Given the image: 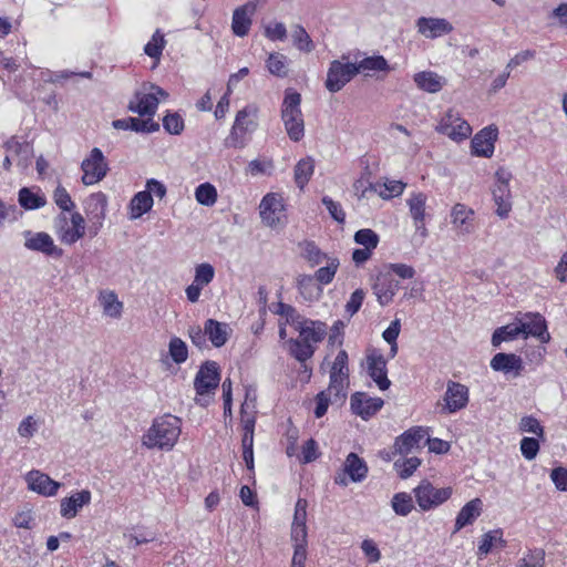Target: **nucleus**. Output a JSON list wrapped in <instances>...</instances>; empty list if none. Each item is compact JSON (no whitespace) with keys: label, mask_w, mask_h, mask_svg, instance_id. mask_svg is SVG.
<instances>
[{"label":"nucleus","mask_w":567,"mask_h":567,"mask_svg":"<svg viewBox=\"0 0 567 567\" xmlns=\"http://www.w3.org/2000/svg\"><path fill=\"white\" fill-rule=\"evenodd\" d=\"M83 172L82 183L86 186L101 182L109 172V164L99 147L92 148L89 156L81 164Z\"/></svg>","instance_id":"nucleus-5"},{"label":"nucleus","mask_w":567,"mask_h":567,"mask_svg":"<svg viewBox=\"0 0 567 567\" xmlns=\"http://www.w3.org/2000/svg\"><path fill=\"white\" fill-rule=\"evenodd\" d=\"M444 410L447 413H455L464 409L468 403V389L462 383L449 381L444 394Z\"/></svg>","instance_id":"nucleus-18"},{"label":"nucleus","mask_w":567,"mask_h":567,"mask_svg":"<svg viewBox=\"0 0 567 567\" xmlns=\"http://www.w3.org/2000/svg\"><path fill=\"white\" fill-rule=\"evenodd\" d=\"M7 151L18 162V165H25L30 155V145L27 143H19L10 141L7 143Z\"/></svg>","instance_id":"nucleus-51"},{"label":"nucleus","mask_w":567,"mask_h":567,"mask_svg":"<svg viewBox=\"0 0 567 567\" xmlns=\"http://www.w3.org/2000/svg\"><path fill=\"white\" fill-rule=\"evenodd\" d=\"M298 289L306 300L318 298L321 289L315 286L313 277L310 275H301L297 281Z\"/></svg>","instance_id":"nucleus-47"},{"label":"nucleus","mask_w":567,"mask_h":567,"mask_svg":"<svg viewBox=\"0 0 567 567\" xmlns=\"http://www.w3.org/2000/svg\"><path fill=\"white\" fill-rule=\"evenodd\" d=\"M53 200L55 205L63 212H71L75 206L70 194L62 185H58V187L54 189Z\"/></svg>","instance_id":"nucleus-57"},{"label":"nucleus","mask_w":567,"mask_h":567,"mask_svg":"<svg viewBox=\"0 0 567 567\" xmlns=\"http://www.w3.org/2000/svg\"><path fill=\"white\" fill-rule=\"evenodd\" d=\"M293 44L303 52H311L315 49L313 42L310 35L307 33L303 27L297 24L291 33Z\"/></svg>","instance_id":"nucleus-50"},{"label":"nucleus","mask_w":567,"mask_h":567,"mask_svg":"<svg viewBox=\"0 0 567 567\" xmlns=\"http://www.w3.org/2000/svg\"><path fill=\"white\" fill-rule=\"evenodd\" d=\"M519 326L523 328L522 334L525 339L529 336H533L537 338L542 343H546L550 339L546 320L540 313H526L524 319L519 321Z\"/></svg>","instance_id":"nucleus-17"},{"label":"nucleus","mask_w":567,"mask_h":567,"mask_svg":"<svg viewBox=\"0 0 567 567\" xmlns=\"http://www.w3.org/2000/svg\"><path fill=\"white\" fill-rule=\"evenodd\" d=\"M315 171L313 159L310 157L300 159L295 166V182L300 189L307 185Z\"/></svg>","instance_id":"nucleus-39"},{"label":"nucleus","mask_w":567,"mask_h":567,"mask_svg":"<svg viewBox=\"0 0 567 567\" xmlns=\"http://www.w3.org/2000/svg\"><path fill=\"white\" fill-rule=\"evenodd\" d=\"M288 344L290 354L299 362H306L315 353L312 344H308L299 339H290Z\"/></svg>","instance_id":"nucleus-43"},{"label":"nucleus","mask_w":567,"mask_h":567,"mask_svg":"<svg viewBox=\"0 0 567 567\" xmlns=\"http://www.w3.org/2000/svg\"><path fill=\"white\" fill-rule=\"evenodd\" d=\"M168 353L176 364L184 363L188 358L186 343L178 337H173L168 343Z\"/></svg>","instance_id":"nucleus-46"},{"label":"nucleus","mask_w":567,"mask_h":567,"mask_svg":"<svg viewBox=\"0 0 567 567\" xmlns=\"http://www.w3.org/2000/svg\"><path fill=\"white\" fill-rule=\"evenodd\" d=\"M215 277V269L210 264L203 262L195 268L194 282L205 287L213 281Z\"/></svg>","instance_id":"nucleus-56"},{"label":"nucleus","mask_w":567,"mask_h":567,"mask_svg":"<svg viewBox=\"0 0 567 567\" xmlns=\"http://www.w3.org/2000/svg\"><path fill=\"white\" fill-rule=\"evenodd\" d=\"M168 93L161 86L153 83H143L142 87L135 92L134 99L128 103V110L137 113L140 116L151 118L157 110L161 100H166Z\"/></svg>","instance_id":"nucleus-3"},{"label":"nucleus","mask_w":567,"mask_h":567,"mask_svg":"<svg viewBox=\"0 0 567 567\" xmlns=\"http://www.w3.org/2000/svg\"><path fill=\"white\" fill-rule=\"evenodd\" d=\"M523 328L518 323H509L497 328L492 336L493 347H499L504 341H512L522 334Z\"/></svg>","instance_id":"nucleus-36"},{"label":"nucleus","mask_w":567,"mask_h":567,"mask_svg":"<svg viewBox=\"0 0 567 567\" xmlns=\"http://www.w3.org/2000/svg\"><path fill=\"white\" fill-rule=\"evenodd\" d=\"M358 69V74L363 72L369 75V72L389 71L390 66L388 61L382 55L368 56L354 63Z\"/></svg>","instance_id":"nucleus-38"},{"label":"nucleus","mask_w":567,"mask_h":567,"mask_svg":"<svg viewBox=\"0 0 567 567\" xmlns=\"http://www.w3.org/2000/svg\"><path fill=\"white\" fill-rule=\"evenodd\" d=\"M427 431L422 426H414L395 439L392 454L408 455L414 450L425 446Z\"/></svg>","instance_id":"nucleus-11"},{"label":"nucleus","mask_w":567,"mask_h":567,"mask_svg":"<svg viewBox=\"0 0 567 567\" xmlns=\"http://www.w3.org/2000/svg\"><path fill=\"white\" fill-rule=\"evenodd\" d=\"M538 451H539V443H538L537 439H535V437L522 439L520 452L526 460H528V461L534 460L537 456Z\"/></svg>","instance_id":"nucleus-62"},{"label":"nucleus","mask_w":567,"mask_h":567,"mask_svg":"<svg viewBox=\"0 0 567 567\" xmlns=\"http://www.w3.org/2000/svg\"><path fill=\"white\" fill-rule=\"evenodd\" d=\"M391 506L394 513L400 516H408L414 508L412 496L405 492L394 494Z\"/></svg>","instance_id":"nucleus-44"},{"label":"nucleus","mask_w":567,"mask_h":567,"mask_svg":"<svg viewBox=\"0 0 567 567\" xmlns=\"http://www.w3.org/2000/svg\"><path fill=\"white\" fill-rule=\"evenodd\" d=\"M489 365L494 371H499L505 374L513 372L514 377H518L524 369L523 360L519 355L504 352L496 353L492 358Z\"/></svg>","instance_id":"nucleus-23"},{"label":"nucleus","mask_w":567,"mask_h":567,"mask_svg":"<svg viewBox=\"0 0 567 567\" xmlns=\"http://www.w3.org/2000/svg\"><path fill=\"white\" fill-rule=\"evenodd\" d=\"M364 296L365 293L362 289H357L351 293L350 299L346 305V312L350 317L354 316L360 310L364 300Z\"/></svg>","instance_id":"nucleus-64"},{"label":"nucleus","mask_w":567,"mask_h":567,"mask_svg":"<svg viewBox=\"0 0 567 567\" xmlns=\"http://www.w3.org/2000/svg\"><path fill=\"white\" fill-rule=\"evenodd\" d=\"M373 293L381 306L389 305L399 289L396 281L390 272L379 274L372 286Z\"/></svg>","instance_id":"nucleus-22"},{"label":"nucleus","mask_w":567,"mask_h":567,"mask_svg":"<svg viewBox=\"0 0 567 567\" xmlns=\"http://www.w3.org/2000/svg\"><path fill=\"white\" fill-rule=\"evenodd\" d=\"M106 206V195L101 192L90 195L84 202V210L90 223L89 233L92 237L96 236L103 226Z\"/></svg>","instance_id":"nucleus-8"},{"label":"nucleus","mask_w":567,"mask_h":567,"mask_svg":"<svg viewBox=\"0 0 567 567\" xmlns=\"http://www.w3.org/2000/svg\"><path fill=\"white\" fill-rule=\"evenodd\" d=\"M379 240L378 234L370 228L360 229L354 234V241L369 250L375 249Z\"/></svg>","instance_id":"nucleus-53"},{"label":"nucleus","mask_w":567,"mask_h":567,"mask_svg":"<svg viewBox=\"0 0 567 567\" xmlns=\"http://www.w3.org/2000/svg\"><path fill=\"white\" fill-rule=\"evenodd\" d=\"M163 126L167 133L178 135L184 130V121L177 113H167L163 118Z\"/></svg>","instance_id":"nucleus-59"},{"label":"nucleus","mask_w":567,"mask_h":567,"mask_svg":"<svg viewBox=\"0 0 567 567\" xmlns=\"http://www.w3.org/2000/svg\"><path fill=\"white\" fill-rule=\"evenodd\" d=\"M339 267V260L338 258H329L328 265L324 267L319 268L313 277V280H317L321 285H328L330 284Z\"/></svg>","instance_id":"nucleus-49"},{"label":"nucleus","mask_w":567,"mask_h":567,"mask_svg":"<svg viewBox=\"0 0 567 567\" xmlns=\"http://www.w3.org/2000/svg\"><path fill=\"white\" fill-rule=\"evenodd\" d=\"M255 404H249L247 401L241 404L240 408V417H241V425H243V437L254 439V432H255V424H256V417H255Z\"/></svg>","instance_id":"nucleus-42"},{"label":"nucleus","mask_w":567,"mask_h":567,"mask_svg":"<svg viewBox=\"0 0 567 567\" xmlns=\"http://www.w3.org/2000/svg\"><path fill=\"white\" fill-rule=\"evenodd\" d=\"M367 368L369 377L377 383L380 390H388L391 385L386 375V360L375 350L367 355Z\"/></svg>","instance_id":"nucleus-20"},{"label":"nucleus","mask_w":567,"mask_h":567,"mask_svg":"<svg viewBox=\"0 0 567 567\" xmlns=\"http://www.w3.org/2000/svg\"><path fill=\"white\" fill-rule=\"evenodd\" d=\"M322 204L326 206L330 216L339 224H343L346 220V213L339 202L333 200L329 196H323L321 199Z\"/></svg>","instance_id":"nucleus-60"},{"label":"nucleus","mask_w":567,"mask_h":567,"mask_svg":"<svg viewBox=\"0 0 567 567\" xmlns=\"http://www.w3.org/2000/svg\"><path fill=\"white\" fill-rule=\"evenodd\" d=\"M19 204L27 210H33L43 207L47 204V199L39 193H33L28 187H22L19 190L18 197Z\"/></svg>","instance_id":"nucleus-35"},{"label":"nucleus","mask_w":567,"mask_h":567,"mask_svg":"<svg viewBox=\"0 0 567 567\" xmlns=\"http://www.w3.org/2000/svg\"><path fill=\"white\" fill-rule=\"evenodd\" d=\"M519 430L522 432L533 433L539 437L544 435V427L540 425L538 420L532 415H527L520 419Z\"/></svg>","instance_id":"nucleus-61"},{"label":"nucleus","mask_w":567,"mask_h":567,"mask_svg":"<svg viewBox=\"0 0 567 567\" xmlns=\"http://www.w3.org/2000/svg\"><path fill=\"white\" fill-rule=\"evenodd\" d=\"M545 553L543 549L529 550L518 563L517 567H544Z\"/></svg>","instance_id":"nucleus-58"},{"label":"nucleus","mask_w":567,"mask_h":567,"mask_svg":"<svg viewBox=\"0 0 567 567\" xmlns=\"http://www.w3.org/2000/svg\"><path fill=\"white\" fill-rule=\"evenodd\" d=\"M296 329L299 331V340L308 344L320 342L326 334L324 323L322 322L301 320Z\"/></svg>","instance_id":"nucleus-29"},{"label":"nucleus","mask_w":567,"mask_h":567,"mask_svg":"<svg viewBox=\"0 0 567 567\" xmlns=\"http://www.w3.org/2000/svg\"><path fill=\"white\" fill-rule=\"evenodd\" d=\"M218 365L214 361H206L197 372L194 380V388L198 395H205L218 386Z\"/></svg>","instance_id":"nucleus-16"},{"label":"nucleus","mask_w":567,"mask_h":567,"mask_svg":"<svg viewBox=\"0 0 567 567\" xmlns=\"http://www.w3.org/2000/svg\"><path fill=\"white\" fill-rule=\"evenodd\" d=\"M302 256L311 264V266L320 265L323 260L329 259L313 241H306L303 244Z\"/></svg>","instance_id":"nucleus-54"},{"label":"nucleus","mask_w":567,"mask_h":567,"mask_svg":"<svg viewBox=\"0 0 567 567\" xmlns=\"http://www.w3.org/2000/svg\"><path fill=\"white\" fill-rule=\"evenodd\" d=\"M165 47L164 35L159 30H156L152 37V39L144 47V52L150 58L159 60L163 49Z\"/></svg>","instance_id":"nucleus-52"},{"label":"nucleus","mask_w":567,"mask_h":567,"mask_svg":"<svg viewBox=\"0 0 567 567\" xmlns=\"http://www.w3.org/2000/svg\"><path fill=\"white\" fill-rule=\"evenodd\" d=\"M413 80L420 90L429 93L440 92L445 84V80L432 71L417 72L414 74Z\"/></svg>","instance_id":"nucleus-31"},{"label":"nucleus","mask_w":567,"mask_h":567,"mask_svg":"<svg viewBox=\"0 0 567 567\" xmlns=\"http://www.w3.org/2000/svg\"><path fill=\"white\" fill-rule=\"evenodd\" d=\"M436 131L453 141L466 140L472 134L471 125L460 117L458 113L450 110L441 118Z\"/></svg>","instance_id":"nucleus-9"},{"label":"nucleus","mask_w":567,"mask_h":567,"mask_svg":"<svg viewBox=\"0 0 567 567\" xmlns=\"http://www.w3.org/2000/svg\"><path fill=\"white\" fill-rule=\"evenodd\" d=\"M257 126L256 107L248 105L238 111L230 134L226 138L227 146L243 148L247 143V135L255 132Z\"/></svg>","instance_id":"nucleus-4"},{"label":"nucleus","mask_w":567,"mask_h":567,"mask_svg":"<svg viewBox=\"0 0 567 567\" xmlns=\"http://www.w3.org/2000/svg\"><path fill=\"white\" fill-rule=\"evenodd\" d=\"M276 313L286 317V323L289 324L297 326L298 322L301 321V317L297 310L292 306L284 302L277 305Z\"/></svg>","instance_id":"nucleus-63"},{"label":"nucleus","mask_w":567,"mask_h":567,"mask_svg":"<svg viewBox=\"0 0 567 567\" xmlns=\"http://www.w3.org/2000/svg\"><path fill=\"white\" fill-rule=\"evenodd\" d=\"M256 8L257 4L255 2H247L234 11L231 29L237 37L248 34L251 25V16L255 13Z\"/></svg>","instance_id":"nucleus-24"},{"label":"nucleus","mask_w":567,"mask_h":567,"mask_svg":"<svg viewBox=\"0 0 567 567\" xmlns=\"http://www.w3.org/2000/svg\"><path fill=\"white\" fill-rule=\"evenodd\" d=\"M452 224L462 235L474 231V210L464 204H456L451 212Z\"/></svg>","instance_id":"nucleus-25"},{"label":"nucleus","mask_w":567,"mask_h":567,"mask_svg":"<svg viewBox=\"0 0 567 567\" xmlns=\"http://www.w3.org/2000/svg\"><path fill=\"white\" fill-rule=\"evenodd\" d=\"M260 217L265 225L275 228L282 224L285 217L284 199L278 194H267L259 205Z\"/></svg>","instance_id":"nucleus-10"},{"label":"nucleus","mask_w":567,"mask_h":567,"mask_svg":"<svg viewBox=\"0 0 567 567\" xmlns=\"http://www.w3.org/2000/svg\"><path fill=\"white\" fill-rule=\"evenodd\" d=\"M112 125L116 130H131L137 133H153L159 130V124L152 118L126 117L113 121Z\"/></svg>","instance_id":"nucleus-28"},{"label":"nucleus","mask_w":567,"mask_h":567,"mask_svg":"<svg viewBox=\"0 0 567 567\" xmlns=\"http://www.w3.org/2000/svg\"><path fill=\"white\" fill-rule=\"evenodd\" d=\"M196 200L204 206H213L217 200V190L210 183H203L195 189Z\"/></svg>","instance_id":"nucleus-45"},{"label":"nucleus","mask_w":567,"mask_h":567,"mask_svg":"<svg viewBox=\"0 0 567 567\" xmlns=\"http://www.w3.org/2000/svg\"><path fill=\"white\" fill-rule=\"evenodd\" d=\"M99 300L103 308V313L111 318H120L123 310V303L118 300L117 295L112 290H103L100 292Z\"/></svg>","instance_id":"nucleus-32"},{"label":"nucleus","mask_w":567,"mask_h":567,"mask_svg":"<svg viewBox=\"0 0 567 567\" xmlns=\"http://www.w3.org/2000/svg\"><path fill=\"white\" fill-rule=\"evenodd\" d=\"M267 68L276 76L285 78L288 75L287 58L281 53H271L267 60Z\"/></svg>","instance_id":"nucleus-48"},{"label":"nucleus","mask_w":567,"mask_h":567,"mask_svg":"<svg viewBox=\"0 0 567 567\" xmlns=\"http://www.w3.org/2000/svg\"><path fill=\"white\" fill-rule=\"evenodd\" d=\"M153 203L154 200L150 192L142 190L135 194L130 203L131 219L140 218L150 212L153 207Z\"/></svg>","instance_id":"nucleus-33"},{"label":"nucleus","mask_w":567,"mask_h":567,"mask_svg":"<svg viewBox=\"0 0 567 567\" xmlns=\"http://www.w3.org/2000/svg\"><path fill=\"white\" fill-rule=\"evenodd\" d=\"M25 481L31 491L43 496H54L61 486L59 482L53 481L49 475L37 470L30 471L25 476Z\"/></svg>","instance_id":"nucleus-21"},{"label":"nucleus","mask_w":567,"mask_h":567,"mask_svg":"<svg viewBox=\"0 0 567 567\" xmlns=\"http://www.w3.org/2000/svg\"><path fill=\"white\" fill-rule=\"evenodd\" d=\"M24 247L29 250L42 252L45 256L60 258L63 255V250L54 244L53 238L44 233H32L30 230L24 231Z\"/></svg>","instance_id":"nucleus-13"},{"label":"nucleus","mask_w":567,"mask_h":567,"mask_svg":"<svg viewBox=\"0 0 567 567\" xmlns=\"http://www.w3.org/2000/svg\"><path fill=\"white\" fill-rule=\"evenodd\" d=\"M301 95L292 90L285 92L281 109V118L288 136L293 142H299L305 135V124L300 109Z\"/></svg>","instance_id":"nucleus-2"},{"label":"nucleus","mask_w":567,"mask_h":567,"mask_svg":"<svg viewBox=\"0 0 567 567\" xmlns=\"http://www.w3.org/2000/svg\"><path fill=\"white\" fill-rule=\"evenodd\" d=\"M498 136L496 126L489 125L481 130L471 141L472 154L480 157L491 158L494 154V144Z\"/></svg>","instance_id":"nucleus-15"},{"label":"nucleus","mask_w":567,"mask_h":567,"mask_svg":"<svg viewBox=\"0 0 567 567\" xmlns=\"http://www.w3.org/2000/svg\"><path fill=\"white\" fill-rule=\"evenodd\" d=\"M182 420L172 414L155 417L148 431L143 435L142 443L147 449L171 451L182 432Z\"/></svg>","instance_id":"nucleus-1"},{"label":"nucleus","mask_w":567,"mask_h":567,"mask_svg":"<svg viewBox=\"0 0 567 567\" xmlns=\"http://www.w3.org/2000/svg\"><path fill=\"white\" fill-rule=\"evenodd\" d=\"M426 195L423 193H413L406 200L410 215L413 221L425 219Z\"/></svg>","instance_id":"nucleus-41"},{"label":"nucleus","mask_w":567,"mask_h":567,"mask_svg":"<svg viewBox=\"0 0 567 567\" xmlns=\"http://www.w3.org/2000/svg\"><path fill=\"white\" fill-rule=\"evenodd\" d=\"M482 512V501L480 498H474L466 503L461 511L458 512L455 519V527L453 533H457L462 528L467 525L474 523V520L481 515Z\"/></svg>","instance_id":"nucleus-30"},{"label":"nucleus","mask_w":567,"mask_h":567,"mask_svg":"<svg viewBox=\"0 0 567 567\" xmlns=\"http://www.w3.org/2000/svg\"><path fill=\"white\" fill-rule=\"evenodd\" d=\"M421 460L419 457H410L405 460H396L394 462V467L396 468L401 478L410 477L415 470L420 466Z\"/></svg>","instance_id":"nucleus-55"},{"label":"nucleus","mask_w":567,"mask_h":567,"mask_svg":"<svg viewBox=\"0 0 567 567\" xmlns=\"http://www.w3.org/2000/svg\"><path fill=\"white\" fill-rule=\"evenodd\" d=\"M71 224L72 227L62 235V240L69 245L76 243L85 235V221L80 213L75 212L71 215Z\"/></svg>","instance_id":"nucleus-34"},{"label":"nucleus","mask_w":567,"mask_h":567,"mask_svg":"<svg viewBox=\"0 0 567 567\" xmlns=\"http://www.w3.org/2000/svg\"><path fill=\"white\" fill-rule=\"evenodd\" d=\"M368 474V466L363 458L355 453H350L343 463V471L334 476V483L340 486H347L346 475L354 483L362 482Z\"/></svg>","instance_id":"nucleus-14"},{"label":"nucleus","mask_w":567,"mask_h":567,"mask_svg":"<svg viewBox=\"0 0 567 567\" xmlns=\"http://www.w3.org/2000/svg\"><path fill=\"white\" fill-rule=\"evenodd\" d=\"M91 502V492L87 489H82L73 494L70 497H65L61 501L60 514L64 518H73L76 516L78 512L85 505Z\"/></svg>","instance_id":"nucleus-26"},{"label":"nucleus","mask_w":567,"mask_h":567,"mask_svg":"<svg viewBox=\"0 0 567 567\" xmlns=\"http://www.w3.org/2000/svg\"><path fill=\"white\" fill-rule=\"evenodd\" d=\"M414 494L421 509L429 511L446 502L452 495V488H436L424 480L414 488Z\"/></svg>","instance_id":"nucleus-6"},{"label":"nucleus","mask_w":567,"mask_h":567,"mask_svg":"<svg viewBox=\"0 0 567 567\" xmlns=\"http://www.w3.org/2000/svg\"><path fill=\"white\" fill-rule=\"evenodd\" d=\"M231 329L228 323L219 322L215 319L205 321V333L214 347H223L229 339Z\"/></svg>","instance_id":"nucleus-27"},{"label":"nucleus","mask_w":567,"mask_h":567,"mask_svg":"<svg viewBox=\"0 0 567 567\" xmlns=\"http://www.w3.org/2000/svg\"><path fill=\"white\" fill-rule=\"evenodd\" d=\"M350 404L354 414L363 420H369L382 409L384 402L381 398H371L365 393L357 392L352 394Z\"/></svg>","instance_id":"nucleus-19"},{"label":"nucleus","mask_w":567,"mask_h":567,"mask_svg":"<svg viewBox=\"0 0 567 567\" xmlns=\"http://www.w3.org/2000/svg\"><path fill=\"white\" fill-rule=\"evenodd\" d=\"M358 74L354 63H343L340 60H333L328 69L326 87L329 92L336 93L342 90Z\"/></svg>","instance_id":"nucleus-7"},{"label":"nucleus","mask_w":567,"mask_h":567,"mask_svg":"<svg viewBox=\"0 0 567 567\" xmlns=\"http://www.w3.org/2000/svg\"><path fill=\"white\" fill-rule=\"evenodd\" d=\"M417 33L425 39L434 40L453 32V24L445 18L420 17L415 21Z\"/></svg>","instance_id":"nucleus-12"},{"label":"nucleus","mask_w":567,"mask_h":567,"mask_svg":"<svg viewBox=\"0 0 567 567\" xmlns=\"http://www.w3.org/2000/svg\"><path fill=\"white\" fill-rule=\"evenodd\" d=\"M334 374L336 373H330L329 386L326 391L334 402H343L347 398L346 388L349 383V377H334Z\"/></svg>","instance_id":"nucleus-37"},{"label":"nucleus","mask_w":567,"mask_h":567,"mask_svg":"<svg viewBox=\"0 0 567 567\" xmlns=\"http://www.w3.org/2000/svg\"><path fill=\"white\" fill-rule=\"evenodd\" d=\"M497 546L502 548L506 546V542L503 539V530H489L482 536V540L478 545V554L487 555L493 549V547Z\"/></svg>","instance_id":"nucleus-40"}]
</instances>
